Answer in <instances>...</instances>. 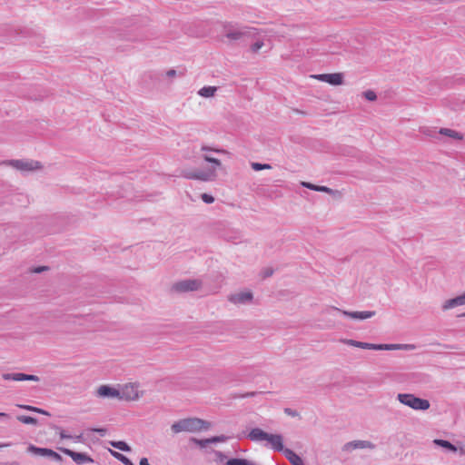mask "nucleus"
I'll use <instances>...</instances> for the list:
<instances>
[{
    "mask_svg": "<svg viewBox=\"0 0 465 465\" xmlns=\"http://www.w3.org/2000/svg\"><path fill=\"white\" fill-rule=\"evenodd\" d=\"M208 428V423L199 418L182 419L174 422L171 429L174 433L183 431L195 432Z\"/></svg>",
    "mask_w": 465,
    "mask_h": 465,
    "instance_id": "1",
    "label": "nucleus"
},
{
    "mask_svg": "<svg viewBox=\"0 0 465 465\" xmlns=\"http://www.w3.org/2000/svg\"><path fill=\"white\" fill-rule=\"evenodd\" d=\"M397 400L403 405L411 408L414 411H427L430 403L428 400L419 398L412 393H399Z\"/></svg>",
    "mask_w": 465,
    "mask_h": 465,
    "instance_id": "2",
    "label": "nucleus"
},
{
    "mask_svg": "<svg viewBox=\"0 0 465 465\" xmlns=\"http://www.w3.org/2000/svg\"><path fill=\"white\" fill-rule=\"evenodd\" d=\"M184 177L203 182L213 181L216 177V170L215 167H210L203 170L188 171L184 173Z\"/></svg>",
    "mask_w": 465,
    "mask_h": 465,
    "instance_id": "3",
    "label": "nucleus"
},
{
    "mask_svg": "<svg viewBox=\"0 0 465 465\" xmlns=\"http://www.w3.org/2000/svg\"><path fill=\"white\" fill-rule=\"evenodd\" d=\"M4 163L11 165L21 172L35 171L42 167L38 161L34 160H10L4 162Z\"/></svg>",
    "mask_w": 465,
    "mask_h": 465,
    "instance_id": "4",
    "label": "nucleus"
},
{
    "mask_svg": "<svg viewBox=\"0 0 465 465\" xmlns=\"http://www.w3.org/2000/svg\"><path fill=\"white\" fill-rule=\"evenodd\" d=\"M59 450L64 453L65 455L72 458V460L77 464V465H83L85 463H93L94 460L86 453L84 452H76L70 449L66 448H59Z\"/></svg>",
    "mask_w": 465,
    "mask_h": 465,
    "instance_id": "5",
    "label": "nucleus"
},
{
    "mask_svg": "<svg viewBox=\"0 0 465 465\" xmlns=\"http://www.w3.org/2000/svg\"><path fill=\"white\" fill-rule=\"evenodd\" d=\"M201 287V282L198 280H183L181 282H176L173 285V289L180 292H192L196 291Z\"/></svg>",
    "mask_w": 465,
    "mask_h": 465,
    "instance_id": "6",
    "label": "nucleus"
},
{
    "mask_svg": "<svg viewBox=\"0 0 465 465\" xmlns=\"http://www.w3.org/2000/svg\"><path fill=\"white\" fill-rule=\"evenodd\" d=\"M202 151L205 152V153L203 155V158L207 163H212L211 167H215V170H216L217 168H219L222 165L221 161L219 159H217V158L213 157L212 154H210L209 153L215 152V153H225L224 150L213 149V148H211L209 146L203 145V146H202Z\"/></svg>",
    "mask_w": 465,
    "mask_h": 465,
    "instance_id": "7",
    "label": "nucleus"
},
{
    "mask_svg": "<svg viewBox=\"0 0 465 465\" xmlns=\"http://www.w3.org/2000/svg\"><path fill=\"white\" fill-rule=\"evenodd\" d=\"M332 310L337 311V312L342 313L343 315L350 317L351 319L361 320V321L371 318L372 316L375 315L374 311L349 312V311H341L338 308H332Z\"/></svg>",
    "mask_w": 465,
    "mask_h": 465,
    "instance_id": "8",
    "label": "nucleus"
},
{
    "mask_svg": "<svg viewBox=\"0 0 465 465\" xmlns=\"http://www.w3.org/2000/svg\"><path fill=\"white\" fill-rule=\"evenodd\" d=\"M97 395L102 398H123L118 390L108 385H101L97 389Z\"/></svg>",
    "mask_w": 465,
    "mask_h": 465,
    "instance_id": "9",
    "label": "nucleus"
},
{
    "mask_svg": "<svg viewBox=\"0 0 465 465\" xmlns=\"http://www.w3.org/2000/svg\"><path fill=\"white\" fill-rule=\"evenodd\" d=\"M317 79L326 82L331 85H339L342 83V74L339 73L323 74L315 76Z\"/></svg>",
    "mask_w": 465,
    "mask_h": 465,
    "instance_id": "10",
    "label": "nucleus"
},
{
    "mask_svg": "<svg viewBox=\"0 0 465 465\" xmlns=\"http://www.w3.org/2000/svg\"><path fill=\"white\" fill-rule=\"evenodd\" d=\"M252 300V293L251 292H242L239 293L232 294L229 301L234 304H245Z\"/></svg>",
    "mask_w": 465,
    "mask_h": 465,
    "instance_id": "11",
    "label": "nucleus"
},
{
    "mask_svg": "<svg viewBox=\"0 0 465 465\" xmlns=\"http://www.w3.org/2000/svg\"><path fill=\"white\" fill-rule=\"evenodd\" d=\"M266 440L271 444L272 449H273L276 451L283 452V450H285L286 449L283 447L282 437L280 434L269 433Z\"/></svg>",
    "mask_w": 465,
    "mask_h": 465,
    "instance_id": "12",
    "label": "nucleus"
},
{
    "mask_svg": "<svg viewBox=\"0 0 465 465\" xmlns=\"http://www.w3.org/2000/svg\"><path fill=\"white\" fill-rule=\"evenodd\" d=\"M345 450L375 449V444L369 440H352L345 444Z\"/></svg>",
    "mask_w": 465,
    "mask_h": 465,
    "instance_id": "13",
    "label": "nucleus"
},
{
    "mask_svg": "<svg viewBox=\"0 0 465 465\" xmlns=\"http://www.w3.org/2000/svg\"><path fill=\"white\" fill-rule=\"evenodd\" d=\"M465 305V292L455 298L447 300L442 304V310L447 311L457 306Z\"/></svg>",
    "mask_w": 465,
    "mask_h": 465,
    "instance_id": "14",
    "label": "nucleus"
},
{
    "mask_svg": "<svg viewBox=\"0 0 465 465\" xmlns=\"http://www.w3.org/2000/svg\"><path fill=\"white\" fill-rule=\"evenodd\" d=\"M247 34V31H245L243 28H234V27H228L226 28L225 35L227 38L231 40H239L242 36H244Z\"/></svg>",
    "mask_w": 465,
    "mask_h": 465,
    "instance_id": "15",
    "label": "nucleus"
},
{
    "mask_svg": "<svg viewBox=\"0 0 465 465\" xmlns=\"http://www.w3.org/2000/svg\"><path fill=\"white\" fill-rule=\"evenodd\" d=\"M269 433L263 431L262 429L254 428L249 432V439L253 441L266 440Z\"/></svg>",
    "mask_w": 465,
    "mask_h": 465,
    "instance_id": "16",
    "label": "nucleus"
},
{
    "mask_svg": "<svg viewBox=\"0 0 465 465\" xmlns=\"http://www.w3.org/2000/svg\"><path fill=\"white\" fill-rule=\"evenodd\" d=\"M283 454L292 465H304L302 458L291 449H285Z\"/></svg>",
    "mask_w": 465,
    "mask_h": 465,
    "instance_id": "17",
    "label": "nucleus"
},
{
    "mask_svg": "<svg viewBox=\"0 0 465 465\" xmlns=\"http://www.w3.org/2000/svg\"><path fill=\"white\" fill-rule=\"evenodd\" d=\"M55 430L61 439H70L74 442H83L84 441V436L82 433L79 435H71V434L67 433V431L65 430L62 429L61 427H56Z\"/></svg>",
    "mask_w": 465,
    "mask_h": 465,
    "instance_id": "18",
    "label": "nucleus"
},
{
    "mask_svg": "<svg viewBox=\"0 0 465 465\" xmlns=\"http://www.w3.org/2000/svg\"><path fill=\"white\" fill-rule=\"evenodd\" d=\"M343 342L348 345L353 346V347L366 349V350H375L376 351V347H377V344H374V343L358 341H354V340H344Z\"/></svg>",
    "mask_w": 465,
    "mask_h": 465,
    "instance_id": "19",
    "label": "nucleus"
},
{
    "mask_svg": "<svg viewBox=\"0 0 465 465\" xmlns=\"http://www.w3.org/2000/svg\"><path fill=\"white\" fill-rule=\"evenodd\" d=\"M302 187H305V188H308L310 190H312V191H316V192H324V193H332V190L327 186H322V185H315V184H312L311 183H308V182H302Z\"/></svg>",
    "mask_w": 465,
    "mask_h": 465,
    "instance_id": "20",
    "label": "nucleus"
},
{
    "mask_svg": "<svg viewBox=\"0 0 465 465\" xmlns=\"http://www.w3.org/2000/svg\"><path fill=\"white\" fill-rule=\"evenodd\" d=\"M27 451L37 456H47V454H50V449L47 448H40L36 447L33 444H30L27 448Z\"/></svg>",
    "mask_w": 465,
    "mask_h": 465,
    "instance_id": "21",
    "label": "nucleus"
},
{
    "mask_svg": "<svg viewBox=\"0 0 465 465\" xmlns=\"http://www.w3.org/2000/svg\"><path fill=\"white\" fill-rule=\"evenodd\" d=\"M433 443L437 446L444 448L451 452H456L458 450L457 447L453 445L451 442L446 440L435 439Z\"/></svg>",
    "mask_w": 465,
    "mask_h": 465,
    "instance_id": "22",
    "label": "nucleus"
},
{
    "mask_svg": "<svg viewBox=\"0 0 465 465\" xmlns=\"http://www.w3.org/2000/svg\"><path fill=\"white\" fill-rule=\"evenodd\" d=\"M2 377L5 381H24L25 378V373H22V372L4 373L2 375Z\"/></svg>",
    "mask_w": 465,
    "mask_h": 465,
    "instance_id": "23",
    "label": "nucleus"
},
{
    "mask_svg": "<svg viewBox=\"0 0 465 465\" xmlns=\"http://www.w3.org/2000/svg\"><path fill=\"white\" fill-rule=\"evenodd\" d=\"M439 133L440 134L449 136V137L456 139V140H461L462 139V134H460L459 132L455 131V130H452V129L440 128Z\"/></svg>",
    "mask_w": 465,
    "mask_h": 465,
    "instance_id": "24",
    "label": "nucleus"
},
{
    "mask_svg": "<svg viewBox=\"0 0 465 465\" xmlns=\"http://www.w3.org/2000/svg\"><path fill=\"white\" fill-rule=\"evenodd\" d=\"M216 91L217 87L215 86H203L199 90L198 94L203 97L208 98L213 96Z\"/></svg>",
    "mask_w": 465,
    "mask_h": 465,
    "instance_id": "25",
    "label": "nucleus"
},
{
    "mask_svg": "<svg viewBox=\"0 0 465 465\" xmlns=\"http://www.w3.org/2000/svg\"><path fill=\"white\" fill-rule=\"evenodd\" d=\"M226 465H255L253 462L245 460V459H239V458H232L228 460L226 462Z\"/></svg>",
    "mask_w": 465,
    "mask_h": 465,
    "instance_id": "26",
    "label": "nucleus"
},
{
    "mask_svg": "<svg viewBox=\"0 0 465 465\" xmlns=\"http://www.w3.org/2000/svg\"><path fill=\"white\" fill-rule=\"evenodd\" d=\"M18 406H19V408L26 410V411H33V412H36V413H40V414L50 416V413L48 411H45L43 409L37 408V407H34V406H31V405H18Z\"/></svg>",
    "mask_w": 465,
    "mask_h": 465,
    "instance_id": "27",
    "label": "nucleus"
},
{
    "mask_svg": "<svg viewBox=\"0 0 465 465\" xmlns=\"http://www.w3.org/2000/svg\"><path fill=\"white\" fill-rule=\"evenodd\" d=\"M401 349V344H377L376 351H395Z\"/></svg>",
    "mask_w": 465,
    "mask_h": 465,
    "instance_id": "28",
    "label": "nucleus"
},
{
    "mask_svg": "<svg viewBox=\"0 0 465 465\" xmlns=\"http://www.w3.org/2000/svg\"><path fill=\"white\" fill-rule=\"evenodd\" d=\"M17 420L24 424H37V420L31 416L19 415L17 416Z\"/></svg>",
    "mask_w": 465,
    "mask_h": 465,
    "instance_id": "29",
    "label": "nucleus"
},
{
    "mask_svg": "<svg viewBox=\"0 0 465 465\" xmlns=\"http://www.w3.org/2000/svg\"><path fill=\"white\" fill-rule=\"evenodd\" d=\"M111 445L122 451H129L131 450L129 445L126 442L122 441V440L113 441V442H111Z\"/></svg>",
    "mask_w": 465,
    "mask_h": 465,
    "instance_id": "30",
    "label": "nucleus"
},
{
    "mask_svg": "<svg viewBox=\"0 0 465 465\" xmlns=\"http://www.w3.org/2000/svg\"><path fill=\"white\" fill-rule=\"evenodd\" d=\"M113 455L124 465H134L130 459L119 452H113Z\"/></svg>",
    "mask_w": 465,
    "mask_h": 465,
    "instance_id": "31",
    "label": "nucleus"
},
{
    "mask_svg": "<svg viewBox=\"0 0 465 465\" xmlns=\"http://www.w3.org/2000/svg\"><path fill=\"white\" fill-rule=\"evenodd\" d=\"M252 168L254 171H262V170L271 169L272 166L270 164H268V163H252Z\"/></svg>",
    "mask_w": 465,
    "mask_h": 465,
    "instance_id": "32",
    "label": "nucleus"
},
{
    "mask_svg": "<svg viewBox=\"0 0 465 465\" xmlns=\"http://www.w3.org/2000/svg\"><path fill=\"white\" fill-rule=\"evenodd\" d=\"M363 97L368 101H375L377 99V95L374 91L372 90H367L362 93Z\"/></svg>",
    "mask_w": 465,
    "mask_h": 465,
    "instance_id": "33",
    "label": "nucleus"
},
{
    "mask_svg": "<svg viewBox=\"0 0 465 465\" xmlns=\"http://www.w3.org/2000/svg\"><path fill=\"white\" fill-rule=\"evenodd\" d=\"M50 452L51 453L47 454L46 457H48V458H50V459H52V460H55L57 462H62L63 461V458H62V456L59 453L55 452L54 450H53L51 449H50Z\"/></svg>",
    "mask_w": 465,
    "mask_h": 465,
    "instance_id": "34",
    "label": "nucleus"
},
{
    "mask_svg": "<svg viewBox=\"0 0 465 465\" xmlns=\"http://www.w3.org/2000/svg\"><path fill=\"white\" fill-rule=\"evenodd\" d=\"M192 440H193L201 448H205V447H207L208 444L211 443L210 438L209 439H204V440L192 439Z\"/></svg>",
    "mask_w": 465,
    "mask_h": 465,
    "instance_id": "35",
    "label": "nucleus"
},
{
    "mask_svg": "<svg viewBox=\"0 0 465 465\" xmlns=\"http://www.w3.org/2000/svg\"><path fill=\"white\" fill-rule=\"evenodd\" d=\"M201 199L205 203H213L214 202V198L213 196H212L211 194H208V193H203L201 195Z\"/></svg>",
    "mask_w": 465,
    "mask_h": 465,
    "instance_id": "36",
    "label": "nucleus"
},
{
    "mask_svg": "<svg viewBox=\"0 0 465 465\" xmlns=\"http://www.w3.org/2000/svg\"><path fill=\"white\" fill-rule=\"evenodd\" d=\"M263 45V43L261 41H257L252 45L251 48L252 52H258Z\"/></svg>",
    "mask_w": 465,
    "mask_h": 465,
    "instance_id": "37",
    "label": "nucleus"
},
{
    "mask_svg": "<svg viewBox=\"0 0 465 465\" xmlns=\"http://www.w3.org/2000/svg\"><path fill=\"white\" fill-rule=\"evenodd\" d=\"M284 412L289 415V416H292V417H296L298 416V412L291 408H285L284 409Z\"/></svg>",
    "mask_w": 465,
    "mask_h": 465,
    "instance_id": "38",
    "label": "nucleus"
},
{
    "mask_svg": "<svg viewBox=\"0 0 465 465\" xmlns=\"http://www.w3.org/2000/svg\"><path fill=\"white\" fill-rule=\"evenodd\" d=\"M272 273H273V270L272 268H266L262 272V277L268 278V277L272 276Z\"/></svg>",
    "mask_w": 465,
    "mask_h": 465,
    "instance_id": "39",
    "label": "nucleus"
},
{
    "mask_svg": "<svg viewBox=\"0 0 465 465\" xmlns=\"http://www.w3.org/2000/svg\"><path fill=\"white\" fill-rule=\"evenodd\" d=\"M40 379L36 375L25 374V381H38Z\"/></svg>",
    "mask_w": 465,
    "mask_h": 465,
    "instance_id": "40",
    "label": "nucleus"
},
{
    "mask_svg": "<svg viewBox=\"0 0 465 465\" xmlns=\"http://www.w3.org/2000/svg\"><path fill=\"white\" fill-rule=\"evenodd\" d=\"M224 440H225L224 436H215V437L210 438L211 443L221 442V441H223Z\"/></svg>",
    "mask_w": 465,
    "mask_h": 465,
    "instance_id": "41",
    "label": "nucleus"
},
{
    "mask_svg": "<svg viewBox=\"0 0 465 465\" xmlns=\"http://www.w3.org/2000/svg\"><path fill=\"white\" fill-rule=\"evenodd\" d=\"M401 350H406V351L413 350L415 348V346L412 344H401Z\"/></svg>",
    "mask_w": 465,
    "mask_h": 465,
    "instance_id": "42",
    "label": "nucleus"
},
{
    "mask_svg": "<svg viewBox=\"0 0 465 465\" xmlns=\"http://www.w3.org/2000/svg\"><path fill=\"white\" fill-rule=\"evenodd\" d=\"M47 270V267H45V266H39V267H35L33 272H35V273H40L44 271Z\"/></svg>",
    "mask_w": 465,
    "mask_h": 465,
    "instance_id": "43",
    "label": "nucleus"
},
{
    "mask_svg": "<svg viewBox=\"0 0 465 465\" xmlns=\"http://www.w3.org/2000/svg\"><path fill=\"white\" fill-rule=\"evenodd\" d=\"M166 75H167L168 77H173V76H175V75H176V71H175V70H173V69L168 70V71L166 72Z\"/></svg>",
    "mask_w": 465,
    "mask_h": 465,
    "instance_id": "44",
    "label": "nucleus"
},
{
    "mask_svg": "<svg viewBox=\"0 0 465 465\" xmlns=\"http://www.w3.org/2000/svg\"><path fill=\"white\" fill-rule=\"evenodd\" d=\"M140 465H150V463H149V461H148L147 458H142V459L140 460Z\"/></svg>",
    "mask_w": 465,
    "mask_h": 465,
    "instance_id": "45",
    "label": "nucleus"
},
{
    "mask_svg": "<svg viewBox=\"0 0 465 465\" xmlns=\"http://www.w3.org/2000/svg\"><path fill=\"white\" fill-rule=\"evenodd\" d=\"M10 416L7 413L0 412V418L8 419Z\"/></svg>",
    "mask_w": 465,
    "mask_h": 465,
    "instance_id": "46",
    "label": "nucleus"
},
{
    "mask_svg": "<svg viewBox=\"0 0 465 465\" xmlns=\"http://www.w3.org/2000/svg\"><path fill=\"white\" fill-rule=\"evenodd\" d=\"M460 453L465 455V446L460 448Z\"/></svg>",
    "mask_w": 465,
    "mask_h": 465,
    "instance_id": "47",
    "label": "nucleus"
},
{
    "mask_svg": "<svg viewBox=\"0 0 465 465\" xmlns=\"http://www.w3.org/2000/svg\"><path fill=\"white\" fill-rule=\"evenodd\" d=\"M10 445H11L10 443H1V444H0V450H1L2 448L8 447V446H10Z\"/></svg>",
    "mask_w": 465,
    "mask_h": 465,
    "instance_id": "48",
    "label": "nucleus"
},
{
    "mask_svg": "<svg viewBox=\"0 0 465 465\" xmlns=\"http://www.w3.org/2000/svg\"><path fill=\"white\" fill-rule=\"evenodd\" d=\"M137 398H138L137 393L135 394V396H134V397H128V399H132V400H135V399H137Z\"/></svg>",
    "mask_w": 465,
    "mask_h": 465,
    "instance_id": "49",
    "label": "nucleus"
},
{
    "mask_svg": "<svg viewBox=\"0 0 465 465\" xmlns=\"http://www.w3.org/2000/svg\"><path fill=\"white\" fill-rule=\"evenodd\" d=\"M95 431L103 432V431H104V430H103V429H98V430H95Z\"/></svg>",
    "mask_w": 465,
    "mask_h": 465,
    "instance_id": "50",
    "label": "nucleus"
},
{
    "mask_svg": "<svg viewBox=\"0 0 465 465\" xmlns=\"http://www.w3.org/2000/svg\"><path fill=\"white\" fill-rule=\"evenodd\" d=\"M460 317H465V312H464V313H461V314L460 315Z\"/></svg>",
    "mask_w": 465,
    "mask_h": 465,
    "instance_id": "51",
    "label": "nucleus"
}]
</instances>
